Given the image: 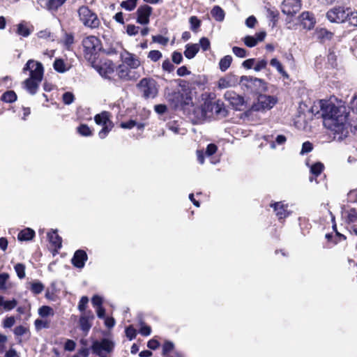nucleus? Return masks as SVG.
Instances as JSON below:
<instances>
[{
  "label": "nucleus",
  "mask_w": 357,
  "mask_h": 357,
  "mask_svg": "<svg viewBox=\"0 0 357 357\" xmlns=\"http://www.w3.org/2000/svg\"><path fill=\"white\" fill-rule=\"evenodd\" d=\"M169 101L175 109H181L185 111L188 107L194 106L190 91L185 93L174 91L169 95Z\"/></svg>",
  "instance_id": "obj_8"
},
{
  "label": "nucleus",
  "mask_w": 357,
  "mask_h": 357,
  "mask_svg": "<svg viewBox=\"0 0 357 357\" xmlns=\"http://www.w3.org/2000/svg\"><path fill=\"white\" fill-rule=\"evenodd\" d=\"M174 349V345L172 342L166 340L162 345V354L165 357H182V355L178 352L174 353L172 356H169L168 354L172 351Z\"/></svg>",
  "instance_id": "obj_26"
},
{
  "label": "nucleus",
  "mask_w": 357,
  "mask_h": 357,
  "mask_svg": "<svg viewBox=\"0 0 357 357\" xmlns=\"http://www.w3.org/2000/svg\"><path fill=\"white\" fill-rule=\"evenodd\" d=\"M152 41L153 43H157L162 45L165 46L167 45V43L169 42V39H168V38H166L162 35H156V36H152Z\"/></svg>",
  "instance_id": "obj_48"
},
{
  "label": "nucleus",
  "mask_w": 357,
  "mask_h": 357,
  "mask_svg": "<svg viewBox=\"0 0 357 357\" xmlns=\"http://www.w3.org/2000/svg\"><path fill=\"white\" fill-rule=\"evenodd\" d=\"M47 238L49 239L50 243L54 247V250L52 251L53 255H55L58 253L59 250L62 247V238L57 234V231L55 230H52L47 233Z\"/></svg>",
  "instance_id": "obj_19"
},
{
  "label": "nucleus",
  "mask_w": 357,
  "mask_h": 357,
  "mask_svg": "<svg viewBox=\"0 0 357 357\" xmlns=\"http://www.w3.org/2000/svg\"><path fill=\"white\" fill-rule=\"evenodd\" d=\"M91 66L101 75L102 77L110 79L111 75L114 73L115 65L111 60H106L103 63H98V61L95 63H90Z\"/></svg>",
  "instance_id": "obj_12"
},
{
  "label": "nucleus",
  "mask_w": 357,
  "mask_h": 357,
  "mask_svg": "<svg viewBox=\"0 0 357 357\" xmlns=\"http://www.w3.org/2000/svg\"><path fill=\"white\" fill-rule=\"evenodd\" d=\"M29 290L31 291V293L34 295H38L41 294L44 289L45 286L44 284L38 280H34L33 282H29Z\"/></svg>",
  "instance_id": "obj_29"
},
{
  "label": "nucleus",
  "mask_w": 357,
  "mask_h": 357,
  "mask_svg": "<svg viewBox=\"0 0 357 357\" xmlns=\"http://www.w3.org/2000/svg\"><path fill=\"white\" fill-rule=\"evenodd\" d=\"M162 56V53L159 50H151L149 52L148 58L152 61L156 62Z\"/></svg>",
  "instance_id": "obj_50"
},
{
  "label": "nucleus",
  "mask_w": 357,
  "mask_h": 357,
  "mask_svg": "<svg viewBox=\"0 0 357 357\" xmlns=\"http://www.w3.org/2000/svg\"><path fill=\"white\" fill-rule=\"evenodd\" d=\"M67 0H48L46 3V9L51 12L57 11Z\"/></svg>",
  "instance_id": "obj_30"
},
{
  "label": "nucleus",
  "mask_w": 357,
  "mask_h": 357,
  "mask_svg": "<svg viewBox=\"0 0 357 357\" xmlns=\"http://www.w3.org/2000/svg\"><path fill=\"white\" fill-rule=\"evenodd\" d=\"M324 169V165L321 162H317L310 167V173L314 176H319Z\"/></svg>",
  "instance_id": "obj_39"
},
{
  "label": "nucleus",
  "mask_w": 357,
  "mask_h": 357,
  "mask_svg": "<svg viewBox=\"0 0 357 357\" xmlns=\"http://www.w3.org/2000/svg\"><path fill=\"white\" fill-rule=\"evenodd\" d=\"M199 45L203 51H207L210 49L211 43L209 40L206 37H202L199 40Z\"/></svg>",
  "instance_id": "obj_56"
},
{
  "label": "nucleus",
  "mask_w": 357,
  "mask_h": 357,
  "mask_svg": "<svg viewBox=\"0 0 357 357\" xmlns=\"http://www.w3.org/2000/svg\"><path fill=\"white\" fill-rule=\"evenodd\" d=\"M36 236L35 231L31 228H25L21 230L17 234V239L20 241H31Z\"/></svg>",
  "instance_id": "obj_25"
},
{
  "label": "nucleus",
  "mask_w": 357,
  "mask_h": 357,
  "mask_svg": "<svg viewBox=\"0 0 357 357\" xmlns=\"http://www.w3.org/2000/svg\"><path fill=\"white\" fill-rule=\"evenodd\" d=\"M37 36L39 38L47 40L51 38L53 36L51 31L49 29H46L38 31L37 33Z\"/></svg>",
  "instance_id": "obj_55"
},
{
  "label": "nucleus",
  "mask_w": 357,
  "mask_h": 357,
  "mask_svg": "<svg viewBox=\"0 0 357 357\" xmlns=\"http://www.w3.org/2000/svg\"><path fill=\"white\" fill-rule=\"evenodd\" d=\"M9 274L7 273H0V290L6 291L8 289V287L7 286V282L9 279Z\"/></svg>",
  "instance_id": "obj_43"
},
{
  "label": "nucleus",
  "mask_w": 357,
  "mask_h": 357,
  "mask_svg": "<svg viewBox=\"0 0 357 357\" xmlns=\"http://www.w3.org/2000/svg\"><path fill=\"white\" fill-rule=\"evenodd\" d=\"M350 10L349 7L335 6L327 11L326 16L332 23H344L347 22Z\"/></svg>",
  "instance_id": "obj_11"
},
{
  "label": "nucleus",
  "mask_w": 357,
  "mask_h": 357,
  "mask_svg": "<svg viewBox=\"0 0 357 357\" xmlns=\"http://www.w3.org/2000/svg\"><path fill=\"white\" fill-rule=\"evenodd\" d=\"M270 64L275 67L277 70L284 77H289V75L284 70L282 63L276 59L273 58L271 60Z\"/></svg>",
  "instance_id": "obj_38"
},
{
  "label": "nucleus",
  "mask_w": 357,
  "mask_h": 357,
  "mask_svg": "<svg viewBox=\"0 0 357 357\" xmlns=\"http://www.w3.org/2000/svg\"><path fill=\"white\" fill-rule=\"evenodd\" d=\"M325 238L327 241V243L330 246L337 245V243L346 241L347 240L346 236L340 234V232H336L335 234L333 233H328L325 235Z\"/></svg>",
  "instance_id": "obj_24"
},
{
  "label": "nucleus",
  "mask_w": 357,
  "mask_h": 357,
  "mask_svg": "<svg viewBox=\"0 0 357 357\" xmlns=\"http://www.w3.org/2000/svg\"><path fill=\"white\" fill-rule=\"evenodd\" d=\"M136 125H137V121H135V120L130 119L126 122H121L120 123L119 126L123 129H132Z\"/></svg>",
  "instance_id": "obj_59"
},
{
  "label": "nucleus",
  "mask_w": 357,
  "mask_h": 357,
  "mask_svg": "<svg viewBox=\"0 0 357 357\" xmlns=\"http://www.w3.org/2000/svg\"><path fill=\"white\" fill-rule=\"evenodd\" d=\"M189 22L190 24V29L193 32H197L202 24L201 20L197 16H191L189 18Z\"/></svg>",
  "instance_id": "obj_41"
},
{
  "label": "nucleus",
  "mask_w": 357,
  "mask_h": 357,
  "mask_svg": "<svg viewBox=\"0 0 357 357\" xmlns=\"http://www.w3.org/2000/svg\"><path fill=\"white\" fill-rule=\"evenodd\" d=\"M321 110L324 125L337 134H342L346 129V123L349 115L345 105H335L328 100H321Z\"/></svg>",
  "instance_id": "obj_1"
},
{
  "label": "nucleus",
  "mask_w": 357,
  "mask_h": 357,
  "mask_svg": "<svg viewBox=\"0 0 357 357\" xmlns=\"http://www.w3.org/2000/svg\"><path fill=\"white\" fill-rule=\"evenodd\" d=\"M152 13V7L147 4L139 6L136 11L137 22L142 25L148 24L150 22V17Z\"/></svg>",
  "instance_id": "obj_14"
},
{
  "label": "nucleus",
  "mask_w": 357,
  "mask_h": 357,
  "mask_svg": "<svg viewBox=\"0 0 357 357\" xmlns=\"http://www.w3.org/2000/svg\"><path fill=\"white\" fill-rule=\"evenodd\" d=\"M162 70L168 73L172 72L175 67L173 63L168 59H165L162 64Z\"/></svg>",
  "instance_id": "obj_53"
},
{
  "label": "nucleus",
  "mask_w": 357,
  "mask_h": 357,
  "mask_svg": "<svg viewBox=\"0 0 357 357\" xmlns=\"http://www.w3.org/2000/svg\"><path fill=\"white\" fill-rule=\"evenodd\" d=\"M75 43V36L73 33L66 32L62 39V43L66 50H70Z\"/></svg>",
  "instance_id": "obj_33"
},
{
  "label": "nucleus",
  "mask_w": 357,
  "mask_h": 357,
  "mask_svg": "<svg viewBox=\"0 0 357 357\" xmlns=\"http://www.w3.org/2000/svg\"><path fill=\"white\" fill-rule=\"evenodd\" d=\"M91 303L96 307L102 306V298L98 295H94L91 298Z\"/></svg>",
  "instance_id": "obj_64"
},
{
  "label": "nucleus",
  "mask_w": 357,
  "mask_h": 357,
  "mask_svg": "<svg viewBox=\"0 0 357 357\" xmlns=\"http://www.w3.org/2000/svg\"><path fill=\"white\" fill-rule=\"evenodd\" d=\"M199 50L198 44H187L185 45V50L184 51L185 56L191 59L194 58Z\"/></svg>",
  "instance_id": "obj_27"
},
{
  "label": "nucleus",
  "mask_w": 357,
  "mask_h": 357,
  "mask_svg": "<svg viewBox=\"0 0 357 357\" xmlns=\"http://www.w3.org/2000/svg\"><path fill=\"white\" fill-rule=\"evenodd\" d=\"M239 84L245 92L255 94L257 96L266 92L268 89L267 83L265 81L252 76H241Z\"/></svg>",
  "instance_id": "obj_5"
},
{
  "label": "nucleus",
  "mask_w": 357,
  "mask_h": 357,
  "mask_svg": "<svg viewBox=\"0 0 357 357\" xmlns=\"http://www.w3.org/2000/svg\"><path fill=\"white\" fill-rule=\"evenodd\" d=\"M24 73L29 71V77L23 82V87L31 95L37 93L40 84L43 80L44 75V68L40 62L30 59L24 65Z\"/></svg>",
  "instance_id": "obj_2"
},
{
  "label": "nucleus",
  "mask_w": 357,
  "mask_h": 357,
  "mask_svg": "<svg viewBox=\"0 0 357 357\" xmlns=\"http://www.w3.org/2000/svg\"><path fill=\"white\" fill-rule=\"evenodd\" d=\"M94 318L95 316L93 312L91 310H89L84 313H82L79 319L80 329L85 333H88L92 326L91 321L94 319Z\"/></svg>",
  "instance_id": "obj_16"
},
{
  "label": "nucleus",
  "mask_w": 357,
  "mask_h": 357,
  "mask_svg": "<svg viewBox=\"0 0 357 357\" xmlns=\"http://www.w3.org/2000/svg\"><path fill=\"white\" fill-rule=\"evenodd\" d=\"M38 313L42 317H47L54 314L53 309L47 305H43L38 310Z\"/></svg>",
  "instance_id": "obj_45"
},
{
  "label": "nucleus",
  "mask_w": 357,
  "mask_h": 357,
  "mask_svg": "<svg viewBox=\"0 0 357 357\" xmlns=\"http://www.w3.org/2000/svg\"><path fill=\"white\" fill-rule=\"evenodd\" d=\"M88 260V255L85 250H77L75 252L73 258L71 259V264L77 268H84L85 263Z\"/></svg>",
  "instance_id": "obj_17"
},
{
  "label": "nucleus",
  "mask_w": 357,
  "mask_h": 357,
  "mask_svg": "<svg viewBox=\"0 0 357 357\" xmlns=\"http://www.w3.org/2000/svg\"><path fill=\"white\" fill-rule=\"evenodd\" d=\"M172 59L173 63L179 64L183 61V56L181 52L174 51L172 54Z\"/></svg>",
  "instance_id": "obj_60"
},
{
  "label": "nucleus",
  "mask_w": 357,
  "mask_h": 357,
  "mask_svg": "<svg viewBox=\"0 0 357 357\" xmlns=\"http://www.w3.org/2000/svg\"><path fill=\"white\" fill-rule=\"evenodd\" d=\"M301 8V0H284L282 3V12L288 16L295 15Z\"/></svg>",
  "instance_id": "obj_15"
},
{
  "label": "nucleus",
  "mask_w": 357,
  "mask_h": 357,
  "mask_svg": "<svg viewBox=\"0 0 357 357\" xmlns=\"http://www.w3.org/2000/svg\"><path fill=\"white\" fill-rule=\"evenodd\" d=\"M112 114L108 111H102L94 116V121L98 126H102V129L98 132L100 139H105L112 130L114 125L110 119Z\"/></svg>",
  "instance_id": "obj_10"
},
{
  "label": "nucleus",
  "mask_w": 357,
  "mask_h": 357,
  "mask_svg": "<svg viewBox=\"0 0 357 357\" xmlns=\"http://www.w3.org/2000/svg\"><path fill=\"white\" fill-rule=\"evenodd\" d=\"M53 68L56 72L59 73H63L68 70L64 60L61 58H56L54 60L53 63Z\"/></svg>",
  "instance_id": "obj_34"
},
{
  "label": "nucleus",
  "mask_w": 357,
  "mask_h": 357,
  "mask_svg": "<svg viewBox=\"0 0 357 357\" xmlns=\"http://www.w3.org/2000/svg\"><path fill=\"white\" fill-rule=\"evenodd\" d=\"M125 333L129 340L135 339L137 336V330L132 325L126 328Z\"/></svg>",
  "instance_id": "obj_47"
},
{
  "label": "nucleus",
  "mask_w": 357,
  "mask_h": 357,
  "mask_svg": "<svg viewBox=\"0 0 357 357\" xmlns=\"http://www.w3.org/2000/svg\"><path fill=\"white\" fill-rule=\"evenodd\" d=\"M217 151H218V146L216 144H213V143L209 144H208V146L206 147V155H207L208 156L213 155V154H215L216 153Z\"/></svg>",
  "instance_id": "obj_61"
},
{
  "label": "nucleus",
  "mask_w": 357,
  "mask_h": 357,
  "mask_svg": "<svg viewBox=\"0 0 357 357\" xmlns=\"http://www.w3.org/2000/svg\"><path fill=\"white\" fill-rule=\"evenodd\" d=\"M89 303V298L87 296H82L78 303V310L80 312L84 313L85 312H87L86 307L87 304Z\"/></svg>",
  "instance_id": "obj_46"
},
{
  "label": "nucleus",
  "mask_w": 357,
  "mask_h": 357,
  "mask_svg": "<svg viewBox=\"0 0 357 357\" xmlns=\"http://www.w3.org/2000/svg\"><path fill=\"white\" fill-rule=\"evenodd\" d=\"M233 78L237 80V79L234 76L227 75L224 77H221L218 81V87L220 89H226L230 87L231 86V82H233Z\"/></svg>",
  "instance_id": "obj_35"
},
{
  "label": "nucleus",
  "mask_w": 357,
  "mask_h": 357,
  "mask_svg": "<svg viewBox=\"0 0 357 357\" xmlns=\"http://www.w3.org/2000/svg\"><path fill=\"white\" fill-rule=\"evenodd\" d=\"M266 36V32L265 31H259L256 33L255 36H246L243 38V42L245 45L248 47H253L256 46L258 42H261L264 40Z\"/></svg>",
  "instance_id": "obj_20"
},
{
  "label": "nucleus",
  "mask_w": 357,
  "mask_h": 357,
  "mask_svg": "<svg viewBox=\"0 0 357 357\" xmlns=\"http://www.w3.org/2000/svg\"><path fill=\"white\" fill-rule=\"evenodd\" d=\"M116 71H117V75L121 79H123V80H130V70L128 66H126L123 64H120L117 67Z\"/></svg>",
  "instance_id": "obj_28"
},
{
  "label": "nucleus",
  "mask_w": 357,
  "mask_h": 357,
  "mask_svg": "<svg viewBox=\"0 0 357 357\" xmlns=\"http://www.w3.org/2000/svg\"><path fill=\"white\" fill-rule=\"evenodd\" d=\"M120 6L121 8H124L128 11H132L136 8V6H135L128 0L122 1Z\"/></svg>",
  "instance_id": "obj_62"
},
{
  "label": "nucleus",
  "mask_w": 357,
  "mask_h": 357,
  "mask_svg": "<svg viewBox=\"0 0 357 357\" xmlns=\"http://www.w3.org/2000/svg\"><path fill=\"white\" fill-rule=\"evenodd\" d=\"M139 27L134 24H128L126 26V33L132 36H136L139 33Z\"/></svg>",
  "instance_id": "obj_54"
},
{
  "label": "nucleus",
  "mask_w": 357,
  "mask_h": 357,
  "mask_svg": "<svg viewBox=\"0 0 357 357\" xmlns=\"http://www.w3.org/2000/svg\"><path fill=\"white\" fill-rule=\"evenodd\" d=\"M137 87L145 99L154 98L158 93L157 82L151 77L142 78Z\"/></svg>",
  "instance_id": "obj_9"
},
{
  "label": "nucleus",
  "mask_w": 357,
  "mask_h": 357,
  "mask_svg": "<svg viewBox=\"0 0 357 357\" xmlns=\"http://www.w3.org/2000/svg\"><path fill=\"white\" fill-rule=\"evenodd\" d=\"M77 132L79 135L83 137H90L93 135V130L88 126V125L82 123L77 128Z\"/></svg>",
  "instance_id": "obj_37"
},
{
  "label": "nucleus",
  "mask_w": 357,
  "mask_h": 357,
  "mask_svg": "<svg viewBox=\"0 0 357 357\" xmlns=\"http://www.w3.org/2000/svg\"><path fill=\"white\" fill-rule=\"evenodd\" d=\"M207 79L205 76L198 75L192 81V84L199 87L204 86L207 84Z\"/></svg>",
  "instance_id": "obj_49"
},
{
  "label": "nucleus",
  "mask_w": 357,
  "mask_h": 357,
  "mask_svg": "<svg viewBox=\"0 0 357 357\" xmlns=\"http://www.w3.org/2000/svg\"><path fill=\"white\" fill-rule=\"evenodd\" d=\"M17 99V96L14 91L10 90L4 92L1 96L0 100L6 103H13L15 102Z\"/></svg>",
  "instance_id": "obj_32"
},
{
  "label": "nucleus",
  "mask_w": 357,
  "mask_h": 357,
  "mask_svg": "<svg viewBox=\"0 0 357 357\" xmlns=\"http://www.w3.org/2000/svg\"><path fill=\"white\" fill-rule=\"evenodd\" d=\"M25 268H26V266L22 263H17L14 266V269L16 272L17 277L20 279H23L25 278V276H26Z\"/></svg>",
  "instance_id": "obj_42"
},
{
  "label": "nucleus",
  "mask_w": 357,
  "mask_h": 357,
  "mask_svg": "<svg viewBox=\"0 0 357 357\" xmlns=\"http://www.w3.org/2000/svg\"><path fill=\"white\" fill-rule=\"evenodd\" d=\"M278 98L274 96L259 94L250 107L245 112V115L248 116L252 112H265L271 109L277 103Z\"/></svg>",
  "instance_id": "obj_7"
},
{
  "label": "nucleus",
  "mask_w": 357,
  "mask_h": 357,
  "mask_svg": "<svg viewBox=\"0 0 357 357\" xmlns=\"http://www.w3.org/2000/svg\"><path fill=\"white\" fill-rule=\"evenodd\" d=\"M224 96L236 110L242 111L248 107L247 101L245 100L244 97L234 91H227Z\"/></svg>",
  "instance_id": "obj_13"
},
{
  "label": "nucleus",
  "mask_w": 357,
  "mask_h": 357,
  "mask_svg": "<svg viewBox=\"0 0 357 357\" xmlns=\"http://www.w3.org/2000/svg\"><path fill=\"white\" fill-rule=\"evenodd\" d=\"M233 53L239 58H244L247 56V50L244 48L234 46L232 48Z\"/></svg>",
  "instance_id": "obj_52"
},
{
  "label": "nucleus",
  "mask_w": 357,
  "mask_h": 357,
  "mask_svg": "<svg viewBox=\"0 0 357 357\" xmlns=\"http://www.w3.org/2000/svg\"><path fill=\"white\" fill-rule=\"evenodd\" d=\"M312 149H313L312 144L309 141L305 142L302 145L301 153L304 154V153H310V151H312Z\"/></svg>",
  "instance_id": "obj_58"
},
{
  "label": "nucleus",
  "mask_w": 357,
  "mask_h": 357,
  "mask_svg": "<svg viewBox=\"0 0 357 357\" xmlns=\"http://www.w3.org/2000/svg\"><path fill=\"white\" fill-rule=\"evenodd\" d=\"M211 16L218 22H222L225 17L224 10L219 6H215L211 10Z\"/></svg>",
  "instance_id": "obj_31"
},
{
  "label": "nucleus",
  "mask_w": 357,
  "mask_h": 357,
  "mask_svg": "<svg viewBox=\"0 0 357 357\" xmlns=\"http://www.w3.org/2000/svg\"><path fill=\"white\" fill-rule=\"evenodd\" d=\"M62 100L64 104L70 105L75 100V96L71 92H65L62 96Z\"/></svg>",
  "instance_id": "obj_51"
},
{
  "label": "nucleus",
  "mask_w": 357,
  "mask_h": 357,
  "mask_svg": "<svg viewBox=\"0 0 357 357\" xmlns=\"http://www.w3.org/2000/svg\"><path fill=\"white\" fill-rule=\"evenodd\" d=\"M346 220L348 223L357 222V211L356 208H352L347 211Z\"/></svg>",
  "instance_id": "obj_44"
},
{
  "label": "nucleus",
  "mask_w": 357,
  "mask_h": 357,
  "mask_svg": "<svg viewBox=\"0 0 357 357\" xmlns=\"http://www.w3.org/2000/svg\"><path fill=\"white\" fill-rule=\"evenodd\" d=\"M232 57L230 55H226L222 57L219 62V68L221 71H226L231 66Z\"/></svg>",
  "instance_id": "obj_36"
},
{
  "label": "nucleus",
  "mask_w": 357,
  "mask_h": 357,
  "mask_svg": "<svg viewBox=\"0 0 357 357\" xmlns=\"http://www.w3.org/2000/svg\"><path fill=\"white\" fill-rule=\"evenodd\" d=\"M29 331L28 328L20 325V326L15 327V328L14 330V333L17 336H22V335L26 334V333H28Z\"/></svg>",
  "instance_id": "obj_57"
},
{
  "label": "nucleus",
  "mask_w": 357,
  "mask_h": 357,
  "mask_svg": "<svg viewBox=\"0 0 357 357\" xmlns=\"http://www.w3.org/2000/svg\"><path fill=\"white\" fill-rule=\"evenodd\" d=\"M347 22L351 27L357 29V11L350 10Z\"/></svg>",
  "instance_id": "obj_40"
},
{
  "label": "nucleus",
  "mask_w": 357,
  "mask_h": 357,
  "mask_svg": "<svg viewBox=\"0 0 357 357\" xmlns=\"http://www.w3.org/2000/svg\"><path fill=\"white\" fill-rule=\"evenodd\" d=\"M299 19L301 24L304 29L311 30L314 27L316 20L312 13L304 11L300 15Z\"/></svg>",
  "instance_id": "obj_18"
},
{
  "label": "nucleus",
  "mask_w": 357,
  "mask_h": 357,
  "mask_svg": "<svg viewBox=\"0 0 357 357\" xmlns=\"http://www.w3.org/2000/svg\"><path fill=\"white\" fill-rule=\"evenodd\" d=\"M270 206L273 208L279 220H284L289 215L287 211L288 206L280 202L271 203L270 204Z\"/></svg>",
  "instance_id": "obj_21"
},
{
  "label": "nucleus",
  "mask_w": 357,
  "mask_h": 357,
  "mask_svg": "<svg viewBox=\"0 0 357 357\" xmlns=\"http://www.w3.org/2000/svg\"><path fill=\"white\" fill-rule=\"evenodd\" d=\"M79 21L84 26L91 30L98 29L101 26L98 14L88 6L82 5L77 9Z\"/></svg>",
  "instance_id": "obj_6"
},
{
  "label": "nucleus",
  "mask_w": 357,
  "mask_h": 357,
  "mask_svg": "<svg viewBox=\"0 0 357 357\" xmlns=\"http://www.w3.org/2000/svg\"><path fill=\"white\" fill-rule=\"evenodd\" d=\"M204 96L206 97L201 105L203 116H211L215 115L218 117H226L228 115V111L225 108L224 102L221 100H215V93H208Z\"/></svg>",
  "instance_id": "obj_3"
},
{
  "label": "nucleus",
  "mask_w": 357,
  "mask_h": 357,
  "mask_svg": "<svg viewBox=\"0 0 357 357\" xmlns=\"http://www.w3.org/2000/svg\"><path fill=\"white\" fill-rule=\"evenodd\" d=\"M121 58L123 63L129 68L136 69L140 66V61L139 59L135 54L128 52H126V56L125 57L121 56Z\"/></svg>",
  "instance_id": "obj_23"
},
{
  "label": "nucleus",
  "mask_w": 357,
  "mask_h": 357,
  "mask_svg": "<svg viewBox=\"0 0 357 357\" xmlns=\"http://www.w3.org/2000/svg\"><path fill=\"white\" fill-rule=\"evenodd\" d=\"M76 343L72 340H67L64 344V349L66 351H72L75 350Z\"/></svg>",
  "instance_id": "obj_63"
},
{
  "label": "nucleus",
  "mask_w": 357,
  "mask_h": 357,
  "mask_svg": "<svg viewBox=\"0 0 357 357\" xmlns=\"http://www.w3.org/2000/svg\"><path fill=\"white\" fill-rule=\"evenodd\" d=\"M33 29L32 25H29L26 22L22 21L16 25L15 32L18 36L26 38L32 33Z\"/></svg>",
  "instance_id": "obj_22"
},
{
  "label": "nucleus",
  "mask_w": 357,
  "mask_h": 357,
  "mask_svg": "<svg viewBox=\"0 0 357 357\" xmlns=\"http://www.w3.org/2000/svg\"><path fill=\"white\" fill-rule=\"evenodd\" d=\"M83 54L89 63H95L98 60L99 52L102 49L100 39L93 35L84 37L82 41Z\"/></svg>",
  "instance_id": "obj_4"
}]
</instances>
